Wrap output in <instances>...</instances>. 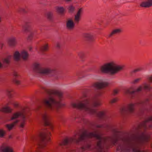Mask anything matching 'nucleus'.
<instances>
[{
  "label": "nucleus",
  "mask_w": 152,
  "mask_h": 152,
  "mask_svg": "<svg viewBox=\"0 0 152 152\" xmlns=\"http://www.w3.org/2000/svg\"><path fill=\"white\" fill-rule=\"evenodd\" d=\"M34 69L37 73L42 75H50L53 77L54 79L58 80L59 78V72L58 71L50 68H42V65L39 63L34 64Z\"/></svg>",
  "instance_id": "nucleus-4"
},
{
  "label": "nucleus",
  "mask_w": 152,
  "mask_h": 152,
  "mask_svg": "<svg viewBox=\"0 0 152 152\" xmlns=\"http://www.w3.org/2000/svg\"><path fill=\"white\" fill-rule=\"evenodd\" d=\"M34 35V33L33 32H31L28 35L27 39L28 41H31L33 39Z\"/></svg>",
  "instance_id": "nucleus-35"
},
{
  "label": "nucleus",
  "mask_w": 152,
  "mask_h": 152,
  "mask_svg": "<svg viewBox=\"0 0 152 152\" xmlns=\"http://www.w3.org/2000/svg\"><path fill=\"white\" fill-rule=\"evenodd\" d=\"M18 120H16V121L12 123L11 124H6L5 126V127L8 131H10L13 129V127L15 126L16 124L18 123Z\"/></svg>",
  "instance_id": "nucleus-21"
},
{
  "label": "nucleus",
  "mask_w": 152,
  "mask_h": 152,
  "mask_svg": "<svg viewBox=\"0 0 152 152\" xmlns=\"http://www.w3.org/2000/svg\"><path fill=\"white\" fill-rule=\"evenodd\" d=\"M79 55L80 57L82 59L84 58L85 56V54L83 53H80Z\"/></svg>",
  "instance_id": "nucleus-47"
},
{
  "label": "nucleus",
  "mask_w": 152,
  "mask_h": 152,
  "mask_svg": "<svg viewBox=\"0 0 152 152\" xmlns=\"http://www.w3.org/2000/svg\"><path fill=\"white\" fill-rule=\"evenodd\" d=\"M8 44L10 46H14L17 44V41L15 38L13 37L9 38L8 40Z\"/></svg>",
  "instance_id": "nucleus-24"
},
{
  "label": "nucleus",
  "mask_w": 152,
  "mask_h": 152,
  "mask_svg": "<svg viewBox=\"0 0 152 152\" xmlns=\"http://www.w3.org/2000/svg\"><path fill=\"white\" fill-rule=\"evenodd\" d=\"M102 127V125H97L96 126V127L98 128H101Z\"/></svg>",
  "instance_id": "nucleus-56"
},
{
  "label": "nucleus",
  "mask_w": 152,
  "mask_h": 152,
  "mask_svg": "<svg viewBox=\"0 0 152 152\" xmlns=\"http://www.w3.org/2000/svg\"><path fill=\"white\" fill-rule=\"evenodd\" d=\"M135 92V91L132 88H130L125 91V93L126 94H133Z\"/></svg>",
  "instance_id": "nucleus-31"
},
{
  "label": "nucleus",
  "mask_w": 152,
  "mask_h": 152,
  "mask_svg": "<svg viewBox=\"0 0 152 152\" xmlns=\"http://www.w3.org/2000/svg\"><path fill=\"white\" fill-rule=\"evenodd\" d=\"M140 126L145 129H152V116L148 118L140 124Z\"/></svg>",
  "instance_id": "nucleus-8"
},
{
  "label": "nucleus",
  "mask_w": 152,
  "mask_h": 152,
  "mask_svg": "<svg viewBox=\"0 0 152 152\" xmlns=\"http://www.w3.org/2000/svg\"><path fill=\"white\" fill-rule=\"evenodd\" d=\"M120 112L122 114H124L128 112L127 107H124L120 109Z\"/></svg>",
  "instance_id": "nucleus-34"
},
{
  "label": "nucleus",
  "mask_w": 152,
  "mask_h": 152,
  "mask_svg": "<svg viewBox=\"0 0 152 152\" xmlns=\"http://www.w3.org/2000/svg\"><path fill=\"white\" fill-rule=\"evenodd\" d=\"M57 12L60 13H62L64 12V10L63 7H58L56 8Z\"/></svg>",
  "instance_id": "nucleus-40"
},
{
  "label": "nucleus",
  "mask_w": 152,
  "mask_h": 152,
  "mask_svg": "<svg viewBox=\"0 0 152 152\" xmlns=\"http://www.w3.org/2000/svg\"><path fill=\"white\" fill-rule=\"evenodd\" d=\"M102 103L100 101H96L94 102L93 103V106L94 107H97L100 106Z\"/></svg>",
  "instance_id": "nucleus-36"
},
{
  "label": "nucleus",
  "mask_w": 152,
  "mask_h": 152,
  "mask_svg": "<svg viewBox=\"0 0 152 152\" xmlns=\"http://www.w3.org/2000/svg\"><path fill=\"white\" fill-rule=\"evenodd\" d=\"M150 138V136L144 133L136 136L134 139L131 140L128 138H125L124 141L127 143V146L130 149H132L133 152H145L140 150V147L143 144L147 142Z\"/></svg>",
  "instance_id": "nucleus-2"
},
{
  "label": "nucleus",
  "mask_w": 152,
  "mask_h": 152,
  "mask_svg": "<svg viewBox=\"0 0 152 152\" xmlns=\"http://www.w3.org/2000/svg\"><path fill=\"white\" fill-rule=\"evenodd\" d=\"M73 152H76V151H74Z\"/></svg>",
  "instance_id": "nucleus-61"
},
{
  "label": "nucleus",
  "mask_w": 152,
  "mask_h": 152,
  "mask_svg": "<svg viewBox=\"0 0 152 152\" xmlns=\"http://www.w3.org/2000/svg\"><path fill=\"white\" fill-rule=\"evenodd\" d=\"M21 53L18 51H16L13 53V57L14 60L16 61H18L20 60Z\"/></svg>",
  "instance_id": "nucleus-25"
},
{
  "label": "nucleus",
  "mask_w": 152,
  "mask_h": 152,
  "mask_svg": "<svg viewBox=\"0 0 152 152\" xmlns=\"http://www.w3.org/2000/svg\"><path fill=\"white\" fill-rule=\"evenodd\" d=\"M117 149L118 150H120L121 149V150H122L123 149H122V148H119V147H118L117 148Z\"/></svg>",
  "instance_id": "nucleus-57"
},
{
  "label": "nucleus",
  "mask_w": 152,
  "mask_h": 152,
  "mask_svg": "<svg viewBox=\"0 0 152 152\" xmlns=\"http://www.w3.org/2000/svg\"><path fill=\"white\" fill-rule=\"evenodd\" d=\"M142 89V87L141 86H139L137 89L136 90H134V91H135V92H139L140 91H141Z\"/></svg>",
  "instance_id": "nucleus-50"
},
{
  "label": "nucleus",
  "mask_w": 152,
  "mask_h": 152,
  "mask_svg": "<svg viewBox=\"0 0 152 152\" xmlns=\"http://www.w3.org/2000/svg\"><path fill=\"white\" fill-rule=\"evenodd\" d=\"M40 49V50L42 52H47L49 49L48 44L47 43L41 47Z\"/></svg>",
  "instance_id": "nucleus-27"
},
{
  "label": "nucleus",
  "mask_w": 152,
  "mask_h": 152,
  "mask_svg": "<svg viewBox=\"0 0 152 152\" xmlns=\"http://www.w3.org/2000/svg\"><path fill=\"white\" fill-rule=\"evenodd\" d=\"M89 113L91 115H94L96 113V110L94 109L91 108L88 106L86 111Z\"/></svg>",
  "instance_id": "nucleus-30"
},
{
  "label": "nucleus",
  "mask_w": 152,
  "mask_h": 152,
  "mask_svg": "<svg viewBox=\"0 0 152 152\" xmlns=\"http://www.w3.org/2000/svg\"><path fill=\"white\" fill-rule=\"evenodd\" d=\"M12 82L15 85L17 86H18L21 84V81L18 80L16 78H14L12 80Z\"/></svg>",
  "instance_id": "nucleus-33"
},
{
  "label": "nucleus",
  "mask_w": 152,
  "mask_h": 152,
  "mask_svg": "<svg viewBox=\"0 0 152 152\" xmlns=\"http://www.w3.org/2000/svg\"><path fill=\"white\" fill-rule=\"evenodd\" d=\"M109 84L106 82H98L94 83L93 86L97 89H101L108 86Z\"/></svg>",
  "instance_id": "nucleus-11"
},
{
  "label": "nucleus",
  "mask_w": 152,
  "mask_h": 152,
  "mask_svg": "<svg viewBox=\"0 0 152 152\" xmlns=\"http://www.w3.org/2000/svg\"><path fill=\"white\" fill-rule=\"evenodd\" d=\"M0 150L1 152H14L12 148L6 143L1 145Z\"/></svg>",
  "instance_id": "nucleus-12"
},
{
  "label": "nucleus",
  "mask_w": 152,
  "mask_h": 152,
  "mask_svg": "<svg viewBox=\"0 0 152 152\" xmlns=\"http://www.w3.org/2000/svg\"><path fill=\"white\" fill-rule=\"evenodd\" d=\"M3 67V65L0 61V69L2 68Z\"/></svg>",
  "instance_id": "nucleus-54"
},
{
  "label": "nucleus",
  "mask_w": 152,
  "mask_h": 152,
  "mask_svg": "<svg viewBox=\"0 0 152 152\" xmlns=\"http://www.w3.org/2000/svg\"><path fill=\"white\" fill-rule=\"evenodd\" d=\"M66 27L69 30H72L75 27V24L73 20L71 19H68L66 22Z\"/></svg>",
  "instance_id": "nucleus-14"
},
{
  "label": "nucleus",
  "mask_w": 152,
  "mask_h": 152,
  "mask_svg": "<svg viewBox=\"0 0 152 152\" xmlns=\"http://www.w3.org/2000/svg\"><path fill=\"white\" fill-rule=\"evenodd\" d=\"M21 57L24 61L28 60L29 57V54L26 50H23L21 53Z\"/></svg>",
  "instance_id": "nucleus-22"
},
{
  "label": "nucleus",
  "mask_w": 152,
  "mask_h": 152,
  "mask_svg": "<svg viewBox=\"0 0 152 152\" xmlns=\"http://www.w3.org/2000/svg\"><path fill=\"white\" fill-rule=\"evenodd\" d=\"M13 110V109L9 107H1L0 109V112L7 113H11Z\"/></svg>",
  "instance_id": "nucleus-18"
},
{
  "label": "nucleus",
  "mask_w": 152,
  "mask_h": 152,
  "mask_svg": "<svg viewBox=\"0 0 152 152\" xmlns=\"http://www.w3.org/2000/svg\"><path fill=\"white\" fill-rule=\"evenodd\" d=\"M151 148H152V143L151 144Z\"/></svg>",
  "instance_id": "nucleus-60"
},
{
  "label": "nucleus",
  "mask_w": 152,
  "mask_h": 152,
  "mask_svg": "<svg viewBox=\"0 0 152 152\" xmlns=\"http://www.w3.org/2000/svg\"><path fill=\"white\" fill-rule=\"evenodd\" d=\"M90 147L91 145H87L86 146L85 148L82 147L81 148V149L80 150V152H83L85 150H86L88 149Z\"/></svg>",
  "instance_id": "nucleus-39"
},
{
  "label": "nucleus",
  "mask_w": 152,
  "mask_h": 152,
  "mask_svg": "<svg viewBox=\"0 0 152 152\" xmlns=\"http://www.w3.org/2000/svg\"><path fill=\"white\" fill-rule=\"evenodd\" d=\"M66 1H71V0H65Z\"/></svg>",
  "instance_id": "nucleus-59"
},
{
  "label": "nucleus",
  "mask_w": 152,
  "mask_h": 152,
  "mask_svg": "<svg viewBox=\"0 0 152 152\" xmlns=\"http://www.w3.org/2000/svg\"><path fill=\"white\" fill-rule=\"evenodd\" d=\"M121 31V29H116L113 30L109 35V37H110L113 36L117 34H119Z\"/></svg>",
  "instance_id": "nucleus-26"
},
{
  "label": "nucleus",
  "mask_w": 152,
  "mask_h": 152,
  "mask_svg": "<svg viewBox=\"0 0 152 152\" xmlns=\"http://www.w3.org/2000/svg\"><path fill=\"white\" fill-rule=\"evenodd\" d=\"M1 21H2L1 17V16L0 15V23L1 22Z\"/></svg>",
  "instance_id": "nucleus-58"
},
{
  "label": "nucleus",
  "mask_w": 152,
  "mask_h": 152,
  "mask_svg": "<svg viewBox=\"0 0 152 152\" xmlns=\"http://www.w3.org/2000/svg\"><path fill=\"white\" fill-rule=\"evenodd\" d=\"M83 37L87 42H92L94 40V36L90 33H84L83 34Z\"/></svg>",
  "instance_id": "nucleus-15"
},
{
  "label": "nucleus",
  "mask_w": 152,
  "mask_h": 152,
  "mask_svg": "<svg viewBox=\"0 0 152 152\" xmlns=\"http://www.w3.org/2000/svg\"><path fill=\"white\" fill-rule=\"evenodd\" d=\"M31 22L26 21L25 22L24 24L22 26V30L23 32L27 33L30 31V28L31 27Z\"/></svg>",
  "instance_id": "nucleus-16"
},
{
  "label": "nucleus",
  "mask_w": 152,
  "mask_h": 152,
  "mask_svg": "<svg viewBox=\"0 0 152 152\" xmlns=\"http://www.w3.org/2000/svg\"><path fill=\"white\" fill-rule=\"evenodd\" d=\"M42 117L45 126H50V117L47 114L45 113L42 115Z\"/></svg>",
  "instance_id": "nucleus-13"
},
{
  "label": "nucleus",
  "mask_w": 152,
  "mask_h": 152,
  "mask_svg": "<svg viewBox=\"0 0 152 152\" xmlns=\"http://www.w3.org/2000/svg\"><path fill=\"white\" fill-rule=\"evenodd\" d=\"M118 99L117 98H115L112 99L110 101V103L111 104L115 103L118 102Z\"/></svg>",
  "instance_id": "nucleus-44"
},
{
  "label": "nucleus",
  "mask_w": 152,
  "mask_h": 152,
  "mask_svg": "<svg viewBox=\"0 0 152 152\" xmlns=\"http://www.w3.org/2000/svg\"><path fill=\"white\" fill-rule=\"evenodd\" d=\"M22 121L20 122V125L19 126V127L22 128H23L25 124L26 118L22 119Z\"/></svg>",
  "instance_id": "nucleus-38"
},
{
  "label": "nucleus",
  "mask_w": 152,
  "mask_h": 152,
  "mask_svg": "<svg viewBox=\"0 0 152 152\" xmlns=\"http://www.w3.org/2000/svg\"><path fill=\"white\" fill-rule=\"evenodd\" d=\"M128 110L130 113H132L134 111V104H130L127 106Z\"/></svg>",
  "instance_id": "nucleus-28"
},
{
  "label": "nucleus",
  "mask_w": 152,
  "mask_h": 152,
  "mask_svg": "<svg viewBox=\"0 0 152 152\" xmlns=\"http://www.w3.org/2000/svg\"><path fill=\"white\" fill-rule=\"evenodd\" d=\"M8 138L9 139H11L12 138V136L11 135H10L8 136Z\"/></svg>",
  "instance_id": "nucleus-55"
},
{
  "label": "nucleus",
  "mask_w": 152,
  "mask_h": 152,
  "mask_svg": "<svg viewBox=\"0 0 152 152\" xmlns=\"http://www.w3.org/2000/svg\"><path fill=\"white\" fill-rule=\"evenodd\" d=\"M5 91L9 98H12V95L11 93L14 91L13 89H7Z\"/></svg>",
  "instance_id": "nucleus-29"
},
{
  "label": "nucleus",
  "mask_w": 152,
  "mask_h": 152,
  "mask_svg": "<svg viewBox=\"0 0 152 152\" xmlns=\"http://www.w3.org/2000/svg\"><path fill=\"white\" fill-rule=\"evenodd\" d=\"M13 106L15 107H18L19 106V104L17 102H15L13 104Z\"/></svg>",
  "instance_id": "nucleus-49"
},
{
  "label": "nucleus",
  "mask_w": 152,
  "mask_h": 152,
  "mask_svg": "<svg viewBox=\"0 0 152 152\" xmlns=\"http://www.w3.org/2000/svg\"><path fill=\"white\" fill-rule=\"evenodd\" d=\"M149 88V86L148 85L146 84H144V88L145 89H148Z\"/></svg>",
  "instance_id": "nucleus-52"
},
{
  "label": "nucleus",
  "mask_w": 152,
  "mask_h": 152,
  "mask_svg": "<svg viewBox=\"0 0 152 152\" xmlns=\"http://www.w3.org/2000/svg\"><path fill=\"white\" fill-rule=\"evenodd\" d=\"M82 9L80 8L79 9L76 14L75 15L74 20L76 23H78L80 20L81 14L82 12Z\"/></svg>",
  "instance_id": "nucleus-19"
},
{
  "label": "nucleus",
  "mask_w": 152,
  "mask_h": 152,
  "mask_svg": "<svg viewBox=\"0 0 152 152\" xmlns=\"http://www.w3.org/2000/svg\"><path fill=\"white\" fill-rule=\"evenodd\" d=\"M140 6L142 7L147 8L152 6V0H146L140 4Z\"/></svg>",
  "instance_id": "nucleus-17"
},
{
  "label": "nucleus",
  "mask_w": 152,
  "mask_h": 152,
  "mask_svg": "<svg viewBox=\"0 0 152 152\" xmlns=\"http://www.w3.org/2000/svg\"><path fill=\"white\" fill-rule=\"evenodd\" d=\"M69 12H72L75 10V7L71 5L68 8Z\"/></svg>",
  "instance_id": "nucleus-43"
},
{
  "label": "nucleus",
  "mask_w": 152,
  "mask_h": 152,
  "mask_svg": "<svg viewBox=\"0 0 152 152\" xmlns=\"http://www.w3.org/2000/svg\"><path fill=\"white\" fill-rule=\"evenodd\" d=\"M18 11L20 13H26L27 12V11L24 8H20L18 10Z\"/></svg>",
  "instance_id": "nucleus-42"
},
{
  "label": "nucleus",
  "mask_w": 152,
  "mask_h": 152,
  "mask_svg": "<svg viewBox=\"0 0 152 152\" xmlns=\"http://www.w3.org/2000/svg\"><path fill=\"white\" fill-rule=\"evenodd\" d=\"M89 103V100L88 99H86L77 104L72 103L71 104V106L73 108L84 110L86 111L88 108Z\"/></svg>",
  "instance_id": "nucleus-6"
},
{
  "label": "nucleus",
  "mask_w": 152,
  "mask_h": 152,
  "mask_svg": "<svg viewBox=\"0 0 152 152\" xmlns=\"http://www.w3.org/2000/svg\"><path fill=\"white\" fill-rule=\"evenodd\" d=\"M56 47L58 49H61V43L59 42H57L56 44Z\"/></svg>",
  "instance_id": "nucleus-41"
},
{
  "label": "nucleus",
  "mask_w": 152,
  "mask_h": 152,
  "mask_svg": "<svg viewBox=\"0 0 152 152\" xmlns=\"http://www.w3.org/2000/svg\"><path fill=\"white\" fill-rule=\"evenodd\" d=\"M19 117L22 119H25L26 118V115L23 111H18L14 113L10 118V120H13L17 119Z\"/></svg>",
  "instance_id": "nucleus-9"
},
{
  "label": "nucleus",
  "mask_w": 152,
  "mask_h": 152,
  "mask_svg": "<svg viewBox=\"0 0 152 152\" xmlns=\"http://www.w3.org/2000/svg\"><path fill=\"white\" fill-rule=\"evenodd\" d=\"M141 80V78H139L134 80L132 82L133 84H136L138 83Z\"/></svg>",
  "instance_id": "nucleus-46"
},
{
  "label": "nucleus",
  "mask_w": 152,
  "mask_h": 152,
  "mask_svg": "<svg viewBox=\"0 0 152 152\" xmlns=\"http://www.w3.org/2000/svg\"><path fill=\"white\" fill-rule=\"evenodd\" d=\"M124 66L118 65L115 62L110 61L104 64L100 68V71L102 73L109 74L114 75L123 70Z\"/></svg>",
  "instance_id": "nucleus-3"
},
{
  "label": "nucleus",
  "mask_w": 152,
  "mask_h": 152,
  "mask_svg": "<svg viewBox=\"0 0 152 152\" xmlns=\"http://www.w3.org/2000/svg\"><path fill=\"white\" fill-rule=\"evenodd\" d=\"M42 88L47 94L50 95H55L61 97L63 94V93L61 91L55 89H48L45 87H42Z\"/></svg>",
  "instance_id": "nucleus-7"
},
{
  "label": "nucleus",
  "mask_w": 152,
  "mask_h": 152,
  "mask_svg": "<svg viewBox=\"0 0 152 152\" xmlns=\"http://www.w3.org/2000/svg\"><path fill=\"white\" fill-rule=\"evenodd\" d=\"M97 116L101 118H108V116L107 115L106 112L105 111H99L97 114Z\"/></svg>",
  "instance_id": "nucleus-23"
},
{
  "label": "nucleus",
  "mask_w": 152,
  "mask_h": 152,
  "mask_svg": "<svg viewBox=\"0 0 152 152\" xmlns=\"http://www.w3.org/2000/svg\"><path fill=\"white\" fill-rule=\"evenodd\" d=\"M113 135L110 137H102L96 132L89 133L87 131H84L80 135L77 134L72 137L64 139L59 144V145H66L72 142L78 143L87 138L94 137L98 140L96 147V152H105L104 145L106 142L109 141L115 144L118 140V132L114 129L113 130Z\"/></svg>",
  "instance_id": "nucleus-1"
},
{
  "label": "nucleus",
  "mask_w": 152,
  "mask_h": 152,
  "mask_svg": "<svg viewBox=\"0 0 152 152\" xmlns=\"http://www.w3.org/2000/svg\"><path fill=\"white\" fill-rule=\"evenodd\" d=\"M119 91V90L118 89H115L113 91V96H115L117 94H118Z\"/></svg>",
  "instance_id": "nucleus-45"
},
{
  "label": "nucleus",
  "mask_w": 152,
  "mask_h": 152,
  "mask_svg": "<svg viewBox=\"0 0 152 152\" xmlns=\"http://www.w3.org/2000/svg\"><path fill=\"white\" fill-rule=\"evenodd\" d=\"M44 105L48 108L52 110L55 108L57 110L65 106V104L56 101L53 97L49 96L44 99L43 100Z\"/></svg>",
  "instance_id": "nucleus-5"
},
{
  "label": "nucleus",
  "mask_w": 152,
  "mask_h": 152,
  "mask_svg": "<svg viewBox=\"0 0 152 152\" xmlns=\"http://www.w3.org/2000/svg\"><path fill=\"white\" fill-rule=\"evenodd\" d=\"M10 56H9L3 59V63L4 64H9L10 62Z\"/></svg>",
  "instance_id": "nucleus-32"
},
{
  "label": "nucleus",
  "mask_w": 152,
  "mask_h": 152,
  "mask_svg": "<svg viewBox=\"0 0 152 152\" xmlns=\"http://www.w3.org/2000/svg\"><path fill=\"white\" fill-rule=\"evenodd\" d=\"M140 70H141V69L140 68L136 69H135L134 70H133L132 71V73H135L136 72Z\"/></svg>",
  "instance_id": "nucleus-51"
},
{
  "label": "nucleus",
  "mask_w": 152,
  "mask_h": 152,
  "mask_svg": "<svg viewBox=\"0 0 152 152\" xmlns=\"http://www.w3.org/2000/svg\"><path fill=\"white\" fill-rule=\"evenodd\" d=\"M46 134L45 132H42L40 134V137L41 139V142L39 144L40 148H43L46 145V142L47 141L46 139Z\"/></svg>",
  "instance_id": "nucleus-10"
},
{
  "label": "nucleus",
  "mask_w": 152,
  "mask_h": 152,
  "mask_svg": "<svg viewBox=\"0 0 152 152\" xmlns=\"http://www.w3.org/2000/svg\"><path fill=\"white\" fill-rule=\"evenodd\" d=\"M148 79L150 82H152V75L149 77Z\"/></svg>",
  "instance_id": "nucleus-53"
},
{
  "label": "nucleus",
  "mask_w": 152,
  "mask_h": 152,
  "mask_svg": "<svg viewBox=\"0 0 152 152\" xmlns=\"http://www.w3.org/2000/svg\"><path fill=\"white\" fill-rule=\"evenodd\" d=\"M6 134L5 131L3 129H0V137H4Z\"/></svg>",
  "instance_id": "nucleus-37"
},
{
  "label": "nucleus",
  "mask_w": 152,
  "mask_h": 152,
  "mask_svg": "<svg viewBox=\"0 0 152 152\" xmlns=\"http://www.w3.org/2000/svg\"><path fill=\"white\" fill-rule=\"evenodd\" d=\"M45 16L48 20L50 22H53V15L52 12L49 11L46 12Z\"/></svg>",
  "instance_id": "nucleus-20"
},
{
  "label": "nucleus",
  "mask_w": 152,
  "mask_h": 152,
  "mask_svg": "<svg viewBox=\"0 0 152 152\" xmlns=\"http://www.w3.org/2000/svg\"><path fill=\"white\" fill-rule=\"evenodd\" d=\"M13 75L15 77H17L19 76L18 72L15 71H14L13 72Z\"/></svg>",
  "instance_id": "nucleus-48"
}]
</instances>
